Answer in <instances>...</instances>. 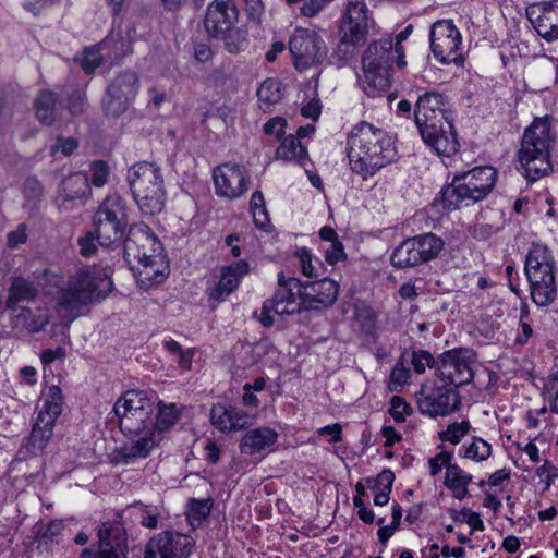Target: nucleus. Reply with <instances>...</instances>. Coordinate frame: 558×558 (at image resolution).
<instances>
[{
	"instance_id": "63",
	"label": "nucleus",
	"mask_w": 558,
	"mask_h": 558,
	"mask_svg": "<svg viewBox=\"0 0 558 558\" xmlns=\"http://www.w3.org/2000/svg\"><path fill=\"white\" fill-rule=\"evenodd\" d=\"M345 256L341 241L330 244V248L326 250L325 259L329 265H335Z\"/></svg>"
},
{
	"instance_id": "47",
	"label": "nucleus",
	"mask_w": 558,
	"mask_h": 558,
	"mask_svg": "<svg viewBox=\"0 0 558 558\" xmlns=\"http://www.w3.org/2000/svg\"><path fill=\"white\" fill-rule=\"evenodd\" d=\"M436 361L428 351L417 350L412 352L411 364L417 374H423L426 367L436 369Z\"/></svg>"
},
{
	"instance_id": "25",
	"label": "nucleus",
	"mask_w": 558,
	"mask_h": 558,
	"mask_svg": "<svg viewBox=\"0 0 558 558\" xmlns=\"http://www.w3.org/2000/svg\"><path fill=\"white\" fill-rule=\"evenodd\" d=\"M56 420L47 421L44 414H38L29 436L21 445L17 456L21 460L41 454L52 438Z\"/></svg>"
},
{
	"instance_id": "51",
	"label": "nucleus",
	"mask_w": 558,
	"mask_h": 558,
	"mask_svg": "<svg viewBox=\"0 0 558 558\" xmlns=\"http://www.w3.org/2000/svg\"><path fill=\"white\" fill-rule=\"evenodd\" d=\"M410 378V371L404 366L403 362H398L391 371L389 388L391 391L399 390Z\"/></svg>"
},
{
	"instance_id": "22",
	"label": "nucleus",
	"mask_w": 558,
	"mask_h": 558,
	"mask_svg": "<svg viewBox=\"0 0 558 558\" xmlns=\"http://www.w3.org/2000/svg\"><path fill=\"white\" fill-rule=\"evenodd\" d=\"M216 194L220 197L234 199L242 196L250 186L247 170L236 163H223L214 170Z\"/></svg>"
},
{
	"instance_id": "20",
	"label": "nucleus",
	"mask_w": 558,
	"mask_h": 558,
	"mask_svg": "<svg viewBox=\"0 0 558 558\" xmlns=\"http://www.w3.org/2000/svg\"><path fill=\"white\" fill-rule=\"evenodd\" d=\"M194 544L189 535L163 531L148 541L144 558H187Z\"/></svg>"
},
{
	"instance_id": "57",
	"label": "nucleus",
	"mask_w": 558,
	"mask_h": 558,
	"mask_svg": "<svg viewBox=\"0 0 558 558\" xmlns=\"http://www.w3.org/2000/svg\"><path fill=\"white\" fill-rule=\"evenodd\" d=\"M452 453L447 451H441L434 458L429 459V469L430 474L433 476L437 475L442 468H446V472L448 471V465L451 464Z\"/></svg>"
},
{
	"instance_id": "60",
	"label": "nucleus",
	"mask_w": 558,
	"mask_h": 558,
	"mask_svg": "<svg viewBox=\"0 0 558 558\" xmlns=\"http://www.w3.org/2000/svg\"><path fill=\"white\" fill-rule=\"evenodd\" d=\"M295 254L300 260L303 275L308 278L316 276L315 267L312 264V255L310 251L305 247H301L296 251Z\"/></svg>"
},
{
	"instance_id": "27",
	"label": "nucleus",
	"mask_w": 558,
	"mask_h": 558,
	"mask_svg": "<svg viewBox=\"0 0 558 558\" xmlns=\"http://www.w3.org/2000/svg\"><path fill=\"white\" fill-rule=\"evenodd\" d=\"M526 15L541 37L547 41L558 39V0L527 9Z\"/></svg>"
},
{
	"instance_id": "1",
	"label": "nucleus",
	"mask_w": 558,
	"mask_h": 558,
	"mask_svg": "<svg viewBox=\"0 0 558 558\" xmlns=\"http://www.w3.org/2000/svg\"><path fill=\"white\" fill-rule=\"evenodd\" d=\"M558 121L549 114L535 117L523 131L517 157L525 178L535 182L554 172L553 154L558 143Z\"/></svg>"
},
{
	"instance_id": "48",
	"label": "nucleus",
	"mask_w": 558,
	"mask_h": 558,
	"mask_svg": "<svg viewBox=\"0 0 558 558\" xmlns=\"http://www.w3.org/2000/svg\"><path fill=\"white\" fill-rule=\"evenodd\" d=\"M230 407L220 403L215 404L210 411V420L215 427L222 432H229Z\"/></svg>"
},
{
	"instance_id": "26",
	"label": "nucleus",
	"mask_w": 558,
	"mask_h": 558,
	"mask_svg": "<svg viewBox=\"0 0 558 558\" xmlns=\"http://www.w3.org/2000/svg\"><path fill=\"white\" fill-rule=\"evenodd\" d=\"M128 436L134 437L135 439L124 444L117 450L114 458L117 463L130 464L136 459H145L162 440V437L158 436V434L151 429L145 430L138 435Z\"/></svg>"
},
{
	"instance_id": "11",
	"label": "nucleus",
	"mask_w": 558,
	"mask_h": 558,
	"mask_svg": "<svg viewBox=\"0 0 558 558\" xmlns=\"http://www.w3.org/2000/svg\"><path fill=\"white\" fill-rule=\"evenodd\" d=\"M97 241L101 246H111L121 240L130 226L126 201L119 194H109L93 216Z\"/></svg>"
},
{
	"instance_id": "28",
	"label": "nucleus",
	"mask_w": 558,
	"mask_h": 558,
	"mask_svg": "<svg viewBox=\"0 0 558 558\" xmlns=\"http://www.w3.org/2000/svg\"><path fill=\"white\" fill-rule=\"evenodd\" d=\"M250 265L241 259L222 268L218 284L210 291L209 296L216 301H223L239 286L241 278L248 274Z\"/></svg>"
},
{
	"instance_id": "46",
	"label": "nucleus",
	"mask_w": 558,
	"mask_h": 558,
	"mask_svg": "<svg viewBox=\"0 0 558 558\" xmlns=\"http://www.w3.org/2000/svg\"><path fill=\"white\" fill-rule=\"evenodd\" d=\"M102 63V56L99 52V48L90 47L86 48L80 59L82 70L86 74H93L97 68Z\"/></svg>"
},
{
	"instance_id": "30",
	"label": "nucleus",
	"mask_w": 558,
	"mask_h": 558,
	"mask_svg": "<svg viewBox=\"0 0 558 558\" xmlns=\"http://www.w3.org/2000/svg\"><path fill=\"white\" fill-rule=\"evenodd\" d=\"M156 415L153 417V428L158 436L163 438V434L170 430L181 418L183 407L177 403H166L161 400L156 402Z\"/></svg>"
},
{
	"instance_id": "45",
	"label": "nucleus",
	"mask_w": 558,
	"mask_h": 558,
	"mask_svg": "<svg viewBox=\"0 0 558 558\" xmlns=\"http://www.w3.org/2000/svg\"><path fill=\"white\" fill-rule=\"evenodd\" d=\"M66 94V108L72 116H80L85 111L87 106V97L84 89L73 88Z\"/></svg>"
},
{
	"instance_id": "18",
	"label": "nucleus",
	"mask_w": 558,
	"mask_h": 558,
	"mask_svg": "<svg viewBox=\"0 0 558 558\" xmlns=\"http://www.w3.org/2000/svg\"><path fill=\"white\" fill-rule=\"evenodd\" d=\"M289 50L299 71L322 63L327 56V47L322 37L304 28L294 31L289 40Z\"/></svg>"
},
{
	"instance_id": "61",
	"label": "nucleus",
	"mask_w": 558,
	"mask_h": 558,
	"mask_svg": "<svg viewBox=\"0 0 558 558\" xmlns=\"http://www.w3.org/2000/svg\"><path fill=\"white\" fill-rule=\"evenodd\" d=\"M77 141L74 137H58V144L51 147V155L54 156L60 149L64 156H70L77 148Z\"/></svg>"
},
{
	"instance_id": "62",
	"label": "nucleus",
	"mask_w": 558,
	"mask_h": 558,
	"mask_svg": "<svg viewBox=\"0 0 558 558\" xmlns=\"http://www.w3.org/2000/svg\"><path fill=\"white\" fill-rule=\"evenodd\" d=\"M287 121L283 118L275 117L264 124V132L267 135L275 134L278 138L284 134Z\"/></svg>"
},
{
	"instance_id": "41",
	"label": "nucleus",
	"mask_w": 558,
	"mask_h": 558,
	"mask_svg": "<svg viewBox=\"0 0 558 558\" xmlns=\"http://www.w3.org/2000/svg\"><path fill=\"white\" fill-rule=\"evenodd\" d=\"M355 319L365 335L371 337L376 335L378 317L372 307L366 305L356 306Z\"/></svg>"
},
{
	"instance_id": "29",
	"label": "nucleus",
	"mask_w": 558,
	"mask_h": 558,
	"mask_svg": "<svg viewBox=\"0 0 558 558\" xmlns=\"http://www.w3.org/2000/svg\"><path fill=\"white\" fill-rule=\"evenodd\" d=\"M278 434L270 427H257L244 434L240 450L244 454H254L269 449L277 441Z\"/></svg>"
},
{
	"instance_id": "64",
	"label": "nucleus",
	"mask_w": 558,
	"mask_h": 558,
	"mask_svg": "<svg viewBox=\"0 0 558 558\" xmlns=\"http://www.w3.org/2000/svg\"><path fill=\"white\" fill-rule=\"evenodd\" d=\"M322 112V105L318 99H311L305 106L301 109V114L304 118L317 120Z\"/></svg>"
},
{
	"instance_id": "44",
	"label": "nucleus",
	"mask_w": 558,
	"mask_h": 558,
	"mask_svg": "<svg viewBox=\"0 0 558 558\" xmlns=\"http://www.w3.org/2000/svg\"><path fill=\"white\" fill-rule=\"evenodd\" d=\"M471 424L468 420L461 422H453L447 426V429L439 433V438L442 441H449L452 445H458L461 439L469 434Z\"/></svg>"
},
{
	"instance_id": "24",
	"label": "nucleus",
	"mask_w": 558,
	"mask_h": 558,
	"mask_svg": "<svg viewBox=\"0 0 558 558\" xmlns=\"http://www.w3.org/2000/svg\"><path fill=\"white\" fill-rule=\"evenodd\" d=\"M339 286L324 278L318 281H303L302 304L305 311H319L330 307L338 299Z\"/></svg>"
},
{
	"instance_id": "39",
	"label": "nucleus",
	"mask_w": 558,
	"mask_h": 558,
	"mask_svg": "<svg viewBox=\"0 0 558 558\" xmlns=\"http://www.w3.org/2000/svg\"><path fill=\"white\" fill-rule=\"evenodd\" d=\"M64 529V524L62 520H53L51 521L37 536L38 549L41 551H49L53 544L59 543V537L61 536Z\"/></svg>"
},
{
	"instance_id": "40",
	"label": "nucleus",
	"mask_w": 558,
	"mask_h": 558,
	"mask_svg": "<svg viewBox=\"0 0 558 558\" xmlns=\"http://www.w3.org/2000/svg\"><path fill=\"white\" fill-rule=\"evenodd\" d=\"M62 412V391L59 387L52 386L49 388L48 398L45 399L41 409L38 414L46 416V422H50V418L56 420Z\"/></svg>"
},
{
	"instance_id": "16",
	"label": "nucleus",
	"mask_w": 558,
	"mask_h": 558,
	"mask_svg": "<svg viewBox=\"0 0 558 558\" xmlns=\"http://www.w3.org/2000/svg\"><path fill=\"white\" fill-rule=\"evenodd\" d=\"M141 86L138 74L125 70L117 74L107 85L101 109L107 118L118 119L132 106Z\"/></svg>"
},
{
	"instance_id": "34",
	"label": "nucleus",
	"mask_w": 558,
	"mask_h": 558,
	"mask_svg": "<svg viewBox=\"0 0 558 558\" xmlns=\"http://www.w3.org/2000/svg\"><path fill=\"white\" fill-rule=\"evenodd\" d=\"M284 90L279 80L266 78L257 89L259 108L264 112H270L271 108L282 100Z\"/></svg>"
},
{
	"instance_id": "50",
	"label": "nucleus",
	"mask_w": 558,
	"mask_h": 558,
	"mask_svg": "<svg viewBox=\"0 0 558 558\" xmlns=\"http://www.w3.org/2000/svg\"><path fill=\"white\" fill-rule=\"evenodd\" d=\"M395 481V474L391 470L381 471L376 477L367 478L368 488L377 492L391 490Z\"/></svg>"
},
{
	"instance_id": "23",
	"label": "nucleus",
	"mask_w": 558,
	"mask_h": 558,
	"mask_svg": "<svg viewBox=\"0 0 558 558\" xmlns=\"http://www.w3.org/2000/svg\"><path fill=\"white\" fill-rule=\"evenodd\" d=\"M460 403L458 390L444 384L433 388L427 395L422 393L417 399L420 412L430 417L446 416L458 410Z\"/></svg>"
},
{
	"instance_id": "15",
	"label": "nucleus",
	"mask_w": 558,
	"mask_h": 558,
	"mask_svg": "<svg viewBox=\"0 0 558 558\" xmlns=\"http://www.w3.org/2000/svg\"><path fill=\"white\" fill-rule=\"evenodd\" d=\"M475 362L473 349L447 350L437 356L435 376L445 386L458 389L473 380Z\"/></svg>"
},
{
	"instance_id": "35",
	"label": "nucleus",
	"mask_w": 558,
	"mask_h": 558,
	"mask_svg": "<svg viewBox=\"0 0 558 558\" xmlns=\"http://www.w3.org/2000/svg\"><path fill=\"white\" fill-rule=\"evenodd\" d=\"M412 239L424 264L438 257L445 247V241L433 232L422 233Z\"/></svg>"
},
{
	"instance_id": "54",
	"label": "nucleus",
	"mask_w": 558,
	"mask_h": 558,
	"mask_svg": "<svg viewBox=\"0 0 558 558\" xmlns=\"http://www.w3.org/2000/svg\"><path fill=\"white\" fill-rule=\"evenodd\" d=\"M536 475L545 482V489H548L558 477V470L550 461L546 460L544 464L536 470Z\"/></svg>"
},
{
	"instance_id": "49",
	"label": "nucleus",
	"mask_w": 558,
	"mask_h": 558,
	"mask_svg": "<svg viewBox=\"0 0 558 558\" xmlns=\"http://www.w3.org/2000/svg\"><path fill=\"white\" fill-rule=\"evenodd\" d=\"M472 481V475L464 472L459 465L451 463L448 465V471L446 472L445 485L454 486L469 484Z\"/></svg>"
},
{
	"instance_id": "9",
	"label": "nucleus",
	"mask_w": 558,
	"mask_h": 558,
	"mask_svg": "<svg viewBox=\"0 0 558 558\" xmlns=\"http://www.w3.org/2000/svg\"><path fill=\"white\" fill-rule=\"evenodd\" d=\"M368 9L363 0H348L339 22V43L333 52L338 61L345 63L356 54L366 41L368 33Z\"/></svg>"
},
{
	"instance_id": "31",
	"label": "nucleus",
	"mask_w": 558,
	"mask_h": 558,
	"mask_svg": "<svg viewBox=\"0 0 558 558\" xmlns=\"http://www.w3.org/2000/svg\"><path fill=\"white\" fill-rule=\"evenodd\" d=\"M58 98V94L49 89L38 92L35 97L33 104L35 117L43 125L49 126L56 122Z\"/></svg>"
},
{
	"instance_id": "4",
	"label": "nucleus",
	"mask_w": 558,
	"mask_h": 558,
	"mask_svg": "<svg viewBox=\"0 0 558 558\" xmlns=\"http://www.w3.org/2000/svg\"><path fill=\"white\" fill-rule=\"evenodd\" d=\"M415 124L425 144L439 156L457 153L459 142L451 120L446 114L445 97L435 92L420 95L414 108Z\"/></svg>"
},
{
	"instance_id": "53",
	"label": "nucleus",
	"mask_w": 558,
	"mask_h": 558,
	"mask_svg": "<svg viewBox=\"0 0 558 558\" xmlns=\"http://www.w3.org/2000/svg\"><path fill=\"white\" fill-rule=\"evenodd\" d=\"M229 417V432L240 430L250 425L251 417L247 412L243 411L242 409L230 407Z\"/></svg>"
},
{
	"instance_id": "52",
	"label": "nucleus",
	"mask_w": 558,
	"mask_h": 558,
	"mask_svg": "<svg viewBox=\"0 0 558 558\" xmlns=\"http://www.w3.org/2000/svg\"><path fill=\"white\" fill-rule=\"evenodd\" d=\"M92 177L90 181L93 185L97 187L104 186L109 177V167L107 162L102 160H95L90 163Z\"/></svg>"
},
{
	"instance_id": "58",
	"label": "nucleus",
	"mask_w": 558,
	"mask_h": 558,
	"mask_svg": "<svg viewBox=\"0 0 558 558\" xmlns=\"http://www.w3.org/2000/svg\"><path fill=\"white\" fill-rule=\"evenodd\" d=\"M412 28H413L412 25H408L403 31H401L396 36V43H393V49L397 54V65L400 69H402L407 64L405 60H404V51H403L401 44L403 40H405L408 38L410 33L412 32Z\"/></svg>"
},
{
	"instance_id": "36",
	"label": "nucleus",
	"mask_w": 558,
	"mask_h": 558,
	"mask_svg": "<svg viewBox=\"0 0 558 558\" xmlns=\"http://www.w3.org/2000/svg\"><path fill=\"white\" fill-rule=\"evenodd\" d=\"M276 156L278 159L295 161L299 165H303L307 157V150L298 137L289 135L283 138L280 146L277 148Z\"/></svg>"
},
{
	"instance_id": "3",
	"label": "nucleus",
	"mask_w": 558,
	"mask_h": 558,
	"mask_svg": "<svg viewBox=\"0 0 558 558\" xmlns=\"http://www.w3.org/2000/svg\"><path fill=\"white\" fill-rule=\"evenodd\" d=\"M112 281L107 277L96 276L87 270H77L58 290L54 310L64 325H53L52 331L60 329L66 336L70 323L84 313L89 305L99 303L112 289Z\"/></svg>"
},
{
	"instance_id": "6",
	"label": "nucleus",
	"mask_w": 558,
	"mask_h": 558,
	"mask_svg": "<svg viewBox=\"0 0 558 558\" xmlns=\"http://www.w3.org/2000/svg\"><path fill=\"white\" fill-rule=\"evenodd\" d=\"M131 193L144 215L160 213L166 203V189L160 167L155 162L140 161L128 170Z\"/></svg>"
},
{
	"instance_id": "5",
	"label": "nucleus",
	"mask_w": 558,
	"mask_h": 558,
	"mask_svg": "<svg viewBox=\"0 0 558 558\" xmlns=\"http://www.w3.org/2000/svg\"><path fill=\"white\" fill-rule=\"evenodd\" d=\"M498 171L492 166H480L456 174L441 190L444 208L454 210L485 199L495 187Z\"/></svg>"
},
{
	"instance_id": "2",
	"label": "nucleus",
	"mask_w": 558,
	"mask_h": 558,
	"mask_svg": "<svg viewBox=\"0 0 558 558\" xmlns=\"http://www.w3.org/2000/svg\"><path fill=\"white\" fill-rule=\"evenodd\" d=\"M396 151L391 137L367 122L355 125L347 138V156L352 172L367 180L390 163Z\"/></svg>"
},
{
	"instance_id": "17",
	"label": "nucleus",
	"mask_w": 558,
	"mask_h": 558,
	"mask_svg": "<svg viewBox=\"0 0 558 558\" xmlns=\"http://www.w3.org/2000/svg\"><path fill=\"white\" fill-rule=\"evenodd\" d=\"M430 49L442 64H462L461 34L450 20L435 22L429 32Z\"/></svg>"
},
{
	"instance_id": "43",
	"label": "nucleus",
	"mask_w": 558,
	"mask_h": 558,
	"mask_svg": "<svg viewBox=\"0 0 558 558\" xmlns=\"http://www.w3.org/2000/svg\"><path fill=\"white\" fill-rule=\"evenodd\" d=\"M490 453V445L480 437H474L473 441L469 446L464 447V453L461 456L465 459L481 462L487 460Z\"/></svg>"
},
{
	"instance_id": "21",
	"label": "nucleus",
	"mask_w": 558,
	"mask_h": 558,
	"mask_svg": "<svg viewBox=\"0 0 558 558\" xmlns=\"http://www.w3.org/2000/svg\"><path fill=\"white\" fill-rule=\"evenodd\" d=\"M90 194L88 177L83 172H74L59 184L54 204L60 213H69L83 206Z\"/></svg>"
},
{
	"instance_id": "10",
	"label": "nucleus",
	"mask_w": 558,
	"mask_h": 558,
	"mask_svg": "<svg viewBox=\"0 0 558 558\" xmlns=\"http://www.w3.org/2000/svg\"><path fill=\"white\" fill-rule=\"evenodd\" d=\"M525 275L532 301L537 306H548L557 295L553 256L544 247H534L525 257Z\"/></svg>"
},
{
	"instance_id": "38",
	"label": "nucleus",
	"mask_w": 558,
	"mask_h": 558,
	"mask_svg": "<svg viewBox=\"0 0 558 558\" xmlns=\"http://www.w3.org/2000/svg\"><path fill=\"white\" fill-rule=\"evenodd\" d=\"M213 508V500L206 499H191L187 510V520L193 527L199 526L210 514Z\"/></svg>"
},
{
	"instance_id": "8",
	"label": "nucleus",
	"mask_w": 558,
	"mask_h": 558,
	"mask_svg": "<svg viewBox=\"0 0 558 558\" xmlns=\"http://www.w3.org/2000/svg\"><path fill=\"white\" fill-rule=\"evenodd\" d=\"M157 397L144 390H128L114 403L113 413L124 435H138L153 428Z\"/></svg>"
},
{
	"instance_id": "13",
	"label": "nucleus",
	"mask_w": 558,
	"mask_h": 558,
	"mask_svg": "<svg viewBox=\"0 0 558 558\" xmlns=\"http://www.w3.org/2000/svg\"><path fill=\"white\" fill-rule=\"evenodd\" d=\"M303 281L295 277H286L283 272L278 274V284L271 298L265 300L260 314L255 313L260 324L272 327L275 324L271 313L276 315H293L305 311L302 304Z\"/></svg>"
},
{
	"instance_id": "37",
	"label": "nucleus",
	"mask_w": 558,
	"mask_h": 558,
	"mask_svg": "<svg viewBox=\"0 0 558 558\" xmlns=\"http://www.w3.org/2000/svg\"><path fill=\"white\" fill-rule=\"evenodd\" d=\"M16 318L32 333L44 330L50 322L49 314L46 310L39 308L38 313L34 314L29 307H22Z\"/></svg>"
},
{
	"instance_id": "59",
	"label": "nucleus",
	"mask_w": 558,
	"mask_h": 558,
	"mask_svg": "<svg viewBox=\"0 0 558 558\" xmlns=\"http://www.w3.org/2000/svg\"><path fill=\"white\" fill-rule=\"evenodd\" d=\"M332 0H303L300 8L302 15L313 17L317 15Z\"/></svg>"
},
{
	"instance_id": "19",
	"label": "nucleus",
	"mask_w": 558,
	"mask_h": 558,
	"mask_svg": "<svg viewBox=\"0 0 558 558\" xmlns=\"http://www.w3.org/2000/svg\"><path fill=\"white\" fill-rule=\"evenodd\" d=\"M126 550L128 537L123 524L108 521L98 530V545L83 549L80 558H124Z\"/></svg>"
},
{
	"instance_id": "55",
	"label": "nucleus",
	"mask_w": 558,
	"mask_h": 558,
	"mask_svg": "<svg viewBox=\"0 0 558 558\" xmlns=\"http://www.w3.org/2000/svg\"><path fill=\"white\" fill-rule=\"evenodd\" d=\"M410 409L411 407L405 402L403 398L398 396L392 397L390 414L396 422H403L405 420L404 414H409Z\"/></svg>"
},
{
	"instance_id": "56",
	"label": "nucleus",
	"mask_w": 558,
	"mask_h": 558,
	"mask_svg": "<svg viewBox=\"0 0 558 558\" xmlns=\"http://www.w3.org/2000/svg\"><path fill=\"white\" fill-rule=\"evenodd\" d=\"M96 242H98L96 236V230H94V232L89 231L85 233L84 236L80 238L77 240V243L80 246L81 255H83L84 257H89L90 255H93L97 250Z\"/></svg>"
},
{
	"instance_id": "42",
	"label": "nucleus",
	"mask_w": 558,
	"mask_h": 558,
	"mask_svg": "<svg viewBox=\"0 0 558 558\" xmlns=\"http://www.w3.org/2000/svg\"><path fill=\"white\" fill-rule=\"evenodd\" d=\"M22 192L27 203L32 206L38 205L45 196L44 185L35 175H29L25 179Z\"/></svg>"
},
{
	"instance_id": "32",
	"label": "nucleus",
	"mask_w": 558,
	"mask_h": 558,
	"mask_svg": "<svg viewBox=\"0 0 558 558\" xmlns=\"http://www.w3.org/2000/svg\"><path fill=\"white\" fill-rule=\"evenodd\" d=\"M38 293V288L34 282L22 277H15L8 289L5 306L14 311L20 303L34 301Z\"/></svg>"
},
{
	"instance_id": "12",
	"label": "nucleus",
	"mask_w": 558,
	"mask_h": 558,
	"mask_svg": "<svg viewBox=\"0 0 558 558\" xmlns=\"http://www.w3.org/2000/svg\"><path fill=\"white\" fill-rule=\"evenodd\" d=\"M239 11L231 0H215L208 4L204 26L209 36L223 40L226 49L239 52L245 41L244 35L236 27Z\"/></svg>"
},
{
	"instance_id": "33",
	"label": "nucleus",
	"mask_w": 558,
	"mask_h": 558,
	"mask_svg": "<svg viewBox=\"0 0 558 558\" xmlns=\"http://www.w3.org/2000/svg\"><path fill=\"white\" fill-rule=\"evenodd\" d=\"M390 260L392 266L399 269L413 268L424 264L412 238L405 239L393 250Z\"/></svg>"
},
{
	"instance_id": "14",
	"label": "nucleus",
	"mask_w": 558,
	"mask_h": 558,
	"mask_svg": "<svg viewBox=\"0 0 558 558\" xmlns=\"http://www.w3.org/2000/svg\"><path fill=\"white\" fill-rule=\"evenodd\" d=\"M122 239V252L128 264L137 262L147 269L161 258V242L147 225H130Z\"/></svg>"
},
{
	"instance_id": "7",
	"label": "nucleus",
	"mask_w": 558,
	"mask_h": 558,
	"mask_svg": "<svg viewBox=\"0 0 558 558\" xmlns=\"http://www.w3.org/2000/svg\"><path fill=\"white\" fill-rule=\"evenodd\" d=\"M395 53L390 37L374 40L368 45L362 57L361 78L362 88L368 96L375 97L390 87Z\"/></svg>"
}]
</instances>
